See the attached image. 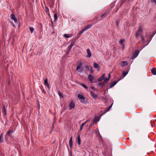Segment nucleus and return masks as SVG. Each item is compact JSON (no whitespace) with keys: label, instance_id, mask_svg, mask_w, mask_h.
<instances>
[{"label":"nucleus","instance_id":"1","mask_svg":"<svg viewBox=\"0 0 156 156\" xmlns=\"http://www.w3.org/2000/svg\"><path fill=\"white\" fill-rule=\"evenodd\" d=\"M83 63L82 62H80L78 65L76 70L78 71V72L80 73H82L83 71V67L82 65Z\"/></svg>","mask_w":156,"mask_h":156},{"label":"nucleus","instance_id":"2","mask_svg":"<svg viewBox=\"0 0 156 156\" xmlns=\"http://www.w3.org/2000/svg\"><path fill=\"white\" fill-rule=\"evenodd\" d=\"M77 96L79 98L80 101L82 103H86V101L84 100L85 99V98L83 96L82 93L81 94H78L77 95Z\"/></svg>","mask_w":156,"mask_h":156},{"label":"nucleus","instance_id":"3","mask_svg":"<svg viewBox=\"0 0 156 156\" xmlns=\"http://www.w3.org/2000/svg\"><path fill=\"white\" fill-rule=\"evenodd\" d=\"M142 29L141 26L139 27L138 29L137 32L135 34L136 37L137 38L142 33Z\"/></svg>","mask_w":156,"mask_h":156},{"label":"nucleus","instance_id":"4","mask_svg":"<svg viewBox=\"0 0 156 156\" xmlns=\"http://www.w3.org/2000/svg\"><path fill=\"white\" fill-rule=\"evenodd\" d=\"M140 51L138 50L135 51L134 52L133 54L132 59L133 60L136 58L138 55Z\"/></svg>","mask_w":156,"mask_h":156},{"label":"nucleus","instance_id":"5","mask_svg":"<svg viewBox=\"0 0 156 156\" xmlns=\"http://www.w3.org/2000/svg\"><path fill=\"white\" fill-rule=\"evenodd\" d=\"M120 80V79L118 81H114L112 82L110 85V87L109 88V89H110L112 88V87H114L115 85Z\"/></svg>","mask_w":156,"mask_h":156},{"label":"nucleus","instance_id":"6","mask_svg":"<svg viewBox=\"0 0 156 156\" xmlns=\"http://www.w3.org/2000/svg\"><path fill=\"white\" fill-rule=\"evenodd\" d=\"M75 104L73 101H71L69 104V106L70 108L69 110L74 108L75 107Z\"/></svg>","mask_w":156,"mask_h":156},{"label":"nucleus","instance_id":"7","mask_svg":"<svg viewBox=\"0 0 156 156\" xmlns=\"http://www.w3.org/2000/svg\"><path fill=\"white\" fill-rule=\"evenodd\" d=\"M11 19L14 20V22L16 23H17V19L16 17H15V15L13 14H12L11 15Z\"/></svg>","mask_w":156,"mask_h":156},{"label":"nucleus","instance_id":"8","mask_svg":"<svg viewBox=\"0 0 156 156\" xmlns=\"http://www.w3.org/2000/svg\"><path fill=\"white\" fill-rule=\"evenodd\" d=\"M94 67L95 69H97V70L98 71H99L100 68L99 65L96 62L94 63Z\"/></svg>","mask_w":156,"mask_h":156},{"label":"nucleus","instance_id":"9","mask_svg":"<svg viewBox=\"0 0 156 156\" xmlns=\"http://www.w3.org/2000/svg\"><path fill=\"white\" fill-rule=\"evenodd\" d=\"M90 92L91 95L94 98L96 99L98 97V96L97 94H94V93L91 91H90Z\"/></svg>","mask_w":156,"mask_h":156},{"label":"nucleus","instance_id":"10","mask_svg":"<svg viewBox=\"0 0 156 156\" xmlns=\"http://www.w3.org/2000/svg\"><path fill=\"white\" fill-rule=\"evenodd\" d=\"M87 55H86L87 58H90L91 56V54L90 52V50L89 49H87Z\"/></svg>","mask_w":156,"mask_h":156},{"label":"nucleus","instance_id":"11","mask_svg":"<svg viewBox=\"0 0 156 156\" xmlns=\"http://www.w3.org/2000/svg\"><path fill=\"white\" fill-rule=\"evenodd\" d=\"M73 137H72L70 138L69 142V144L70 148H72L73 146Z\"/></svg>","mask_w":156,"mask_h":156},{"label":"nucleus","instance_id":"12","mask_svg":"<svg viewBox=\"0 0 156 156\" xmlns=\"http://www.w3.org/2000/svg\"><path fill=\"white\" fill-rule=\"evenodd\" d=\"M88 78L89 80L92 83L93 80L94 79V78L92 75H88Z\"/></svg>","mask_w":156,"mask_h":156},{"label":"nucleus","instance_id":"13","mask_svg":"<svg viewBox=\"0 0 156 156\" xmlns=\"http://www.w3.org/2000/svg\"><path fill=\"white\" fill-rule=\"evenodd\" d=\"M44 84L46 85L48 89L50 88L49 85L48 84V79L46 78L44 81Z\"/></svg>","mask_w":156,"mask_h":156},{"label":"nucleus","instance_id":"14","mask_svg":"<svg viewBox=\"0 0 156 156\" xmlns=\"http://www.w3.org/2000/svg\"><path fill=\"white\" fill-rule=\"evenodd\" d=\"M128 64V63L126 61H122V62L121 66L122 67H123L125 66H127Z\"/></svg>","mask_w":156,"mask_h":156},{"label":"nucleus","instance_id":"15","mask_svg":"<svg viewBox=\"0 0 156 156\" xmlns=\"http://www.w3.org/2000/svg\"><path fill=\"white\" fill-rule=\"evenodd\" d=\"M100 118H99L97 116H95L94 118V122H98Z\"/></svg>","mask_w":156,"mask_h":156},{"label":"nucleus","instance_id":"16","mask_svg":"<svg viewBox=\"0 0 156 156\" xmlns=\"http://www.w3.org/2000/svg\"><path fill=\"white\" fill-rule=\"evenodd\" d=\"M152 73L154 75H156V70L155 68H154L152 69L151 70Z\"/></svg>","mask_w":156,"mask_h":156},{"label":"nucleus","instance_id":"17","mask_svg":"<svg viewBox=\"0 0 156 156\" xmlns=\"http://www.w3.org/2000/svg\"><path fill=\"white\" fill-rule=\"evenodd\" d=\"M89 120H90V119H88L84 122L81 125V126L80 128V131H81L82 130V129H83V126L84 125L85 123H86Z\"/></svg>","mask_w":156,"mask_h":156},{"label":"nucleus","instance_id":"18","mask_svg":"<svg viewBox=\"0 0 156 156\" xmlns=\"http://www.w3.org/2000/svg\"><path fill=\"white\" fill-rule=\"evenodd\" d=\"M77 143L78 145H80L81 144V139L79 135H78L77 137Z\"/></svg>","mask_w":156,"mask_h":156},{"label":"nucleus","instance_id":"19","mask_svg":"<svg viewBox=\"0 0 156 156\" xmlns=\"http://www.w3.org/2000/svg\"><path fill=\"white\" fill-rule=\"evenodd\" d=\"M125 41V39H121L119 41V43L122 46H124V44L123 43Z\"/></svg>","mask_w":156,"mask_h":156},{"label":"nucleus","instance_id":"20","mask_svg":"<svg viewBox=\"0 0 156 156\" xmlns=\"http://www.w3.org/2000/svg\"><path fill=\"white\" fill-rule=\"evenodd\" d=\"M13 133V131L12 130H10L7 133V134L10 136H11V134Z\"/></svg>","mask_w":156,"mask_h":156},{"label":"nucleus","instance_id":"21","mask_svg":"<svg viewBox=\"0 0 156 156\" xmlns=\"http://www.w3.org/2000/svg\"><path fill=\"white\" fill-rule=\"evenodd\" d=\"M109 80V79L108 78H104V81H103V83H105V84Z\"/></svg>","mask_w":156,"mask_h":156},{"label":"nucleus","instance_id":"22","mask_svg":"<svg viewBox=\"0 0 156 156\" xmlns=\"http://www.w3.org/2000/svg\"><path fill=\"white\" fill-rule=\"evenodd\" d=\"M129 71H124L122 73V75L123 77H125L128 73Z\"/></svg>","mask_w":156,"mask_h":156},{"label":"nucleus","instance_id":"23","mask_svg":"<svg viewBox=\"0 0 156 156\" xmlns=\"http://www.w3.org/2000/svg\"><path fill=\"white\" fill-rule=\"evenodd\" d=\"M64 36L65 37L68 38L70 37L71 35H70V34H65L64 35Z\"/></svg>","mask_w":156,"mask_h":156},{"label":"nucleus","instance_id":"24","mask_svg":"<svg viewBox=\"0 0 156 156\" xmlns=\"http://www.w3.org/2000/svg\"><path fill=\"white\" fill-rule=\"evenodd\" d=\"M80 85H81L84 88L86 89L87 90L88 89V87L85 84L83 83H81Z\"/></svg>","mask_w":156,"mask_h":156},{"label":"nucleus","instance_id":"25","mask_svg":"<svg viewBox=\"0 0 156 156\" xmlns=\"http://www.w3.org/2000/svg\"><path fill=\"white\" fill-rule=\"evenodd\" d=\"M105 85V83L103 82L102 83H99L98 85L100 87H103V86Z\"/></svg>","mask_w":156,"mask_h":156},{"label":"nucleus","instance_id":"26","mask_svg":"<svg viewBox=\"0 0 156 156\" xmlns=\"http://www.w3.org/2000/svg\"><path fill=\"white\" fill-rule=\"evenodd\" d=\"M30 31L31 33H33L34 30V28L33 27H30Z\"/></svg>","mask_w":156,"mask_h":156},{"label":"nucleus","instance_id":"27","mask_svg":"<svg viewBox=\"0 0 156 156\" xmlns=\"http://www.w3.org/2000/svg\"><path fill=\"white\" fill-rule=\"evenodd\" d=\"M104 78H103L101 76L99 77L98 79V81H101L103 80H104Z\"/></svg>","mask_w":156,"mask_h":156},{"label":"nucleus","instance_id":"28","mask_svg":"<svg viewBox=\"0 0 156 156\" xmlns=\"http://www.w3.org/2000/svg\"><path fill=\"white\" fill-rule=\"evenodd\" d=\"M54 21H55L58 19V17L57 16V14H54Z\"/></svg>","mask_w":156,"mask_h":156},{"label":"nucleus","instance_id":"29","mask_svg":"<svg viewBox=\"0 0 156 156\" xmlns=\"http://www.w3.org/2000/svg\"><path fill=\"white\" fill-rule=\"evenodd\" d=\"M141 41L143 43H144L145 41L144 38L142 35H141Z\"/></svg>","mask_w":156,"mask_h":156},{"label":"nucleus","instance_id":"30","mask_svg":"<svg viewBox=\"0 0 156 156\" xmlns=\"http://www.w3.org/2000/svg\"><path fill=\"white\" fill-rule=\"evenodd\" d=\"M85 68H86V69L87 71H89V70H90V68H89V66H88V65L86 66V67H85Z\"/></svg>","mask_w":156,"mask_h":156},{"label":"nucleus","instance_id":"31","mask_svg":"<svg viewBox=\"0 0 156 156\" xmlns=\"http://www.w3.org/2000/svg\"><path fill=\"white\" fill-rule=\"evenodd\" d=\"M90 73L91 74H93V68L91 66H90Z\"/></svg>","mask_w":156,"mask_h":156},{"label":"nucleus","instance_id":"32","mask_svg":"<svg viewBox=\"0 0 156 156\" xmlns=\"http://www.w3.org/2000/svg\"><path fill=\"white\" fill-rule=\"evenodd\" d=\"M3 135L2 134V133L1 134L0 136V142H2L3 141L2 140V139L1 137H3Z\"/></svg>","mask_w":156,"mask_h":156},{"label":"nucleus","instance_id":"33","mask_svg":"<svg viewBox=\"0 0 156 156\" xmlns=\"http://www.w3.org/2000/svg\"><path fill=\"white\" fill-rule=\"evenodd\" d=\"M92 26V25H88L86 27L87 28V29H88L90 27H91V26Z\"/></svg>","mask_w":156,"mask_h":156},{"label":"nucleus","instance_id":"34","mask_svg":"<svg viewBox=\"0 0 156 156\" xmlns=\"http://www.w3.org/2000/svg\"><path fill=\"white\" fill-rule=\"evenodd\" d=\"M151 3H154L156 5V0H151Z\"/></svg>","mask_w":156,"mask_h":156},{"label":"nucleus","instance_id":"35","mask_svg":"<svg viewBox=\"0 0 156 156\" xmlns=\"http://www.w3.org/2000/svg\"><path fill=\"white\" fill-rule=\"evenodd\" d=\"M84 32V31L83 30V29H82L79 33V34H80L83 33Z\"/></svg>","mask_w":156,"mask_h":156},{"label":"nucleus","instance_id":"36","mask_svg":"<svg viewBox=\"0 0 156 156\" xmlns=\"http://www.w3.org/2000/svg\"><path fill=\"white\" fill-rule=\"evenodd\" d=\"M58 94L59 96L60 97H61L62 95V94H63L60 92H58Z\"/></svg>","mask_w":156,"mask_h":156},{"label":"nucleus","instance_id":"37","mask_svg":"<svg viewBox=\"0 0 156 156\" xmlns=\"http://www.w3.org/2000/svg\"><path fill=\"white\" fill-rule=\"evenodd\" d=\"M105 14L104 13V14H102V15H101V17H102V18H103V17H105Z\"/></svg>","mask_w":156,"mask_h":156},{"label":"nucleus","instance_id":"38","mask_svg":"<svg viewBox=\"0 0 156 156\" xmlns=\"http://www.w3.org/2000/svg\"><path fill=\"white\" fill-rule=\"evenodd\" d=\"M110 77H111L110 74V73H109L108 74V78L109 79H110Z\"/></svg>","mask_w":156,"mask_h":156},{"label":"nucleus","instance_id":"39","mask_svg":"<svg viewBox=\"0 0 156 156\" xmlns=\"http://www.w3.org/2000/svg\"><path fill=\"white\" fill-rule=\"evenodd\" d=\"M83 29L84 31H86V30H87V28L86 27H85L84 28H83Z\"/></svg>","mask_w":156,"mask_h":156},{"label":"nucleus","instance_id":"40","mask_svg":"<svg viewBox=\"0 0 156 156\" xmlns=\"http://www.w3.org/2000/svg\"><path fill=\"white\" fill-rule=\"evenodd\" d=\"M49 11V9H46V12L47 13H48V12Z\"/></svg>","mask_w":156,"mask_h":156},{"label":"nucleus","instance_id":"41","mask_svg":"<svg viewBox=\"0 0 156 156\" xmlns=\"http://www.w3.org/2000/svg\"><path fill=\"white\" fill-rule=\"evenodd\" d=\"M155 34V33L153 35V36H150V38L151 39V40L152 38L153 37V36H154V34Z\"/></svg>","mask_w":156,"mask_h":156},{"label":"nucleus","instance_id":"42","mask_svg":"<svg viewBox=\"0 0 156 156\" xmlns=\"http://www.w3.org/2000/svg\"><path fill=\"white\" fill-rule=\"evenodd\" d=\"M68 48V50L69 51L72 48L70 47V46H69Z\"/></svg>","mask_w":156,"mask_h":156},{"label":"nucleus","instance_id":"43","mask_svg":"<svg viewBox=\"0 0 156 156\" xmlns=\"http://www.w3.org/2000/svg\"><path fill=\"white\" fill-rule=\"evenodd\" d=\"M112 105H113V103H112L110 106H109L108 107V108H109L110 109L111 108H112Z\"/></svg>","mask_w":156,"mask_h":156},{"label":"nucleus","instance_id":"44","mask_svg":"<svg viewBox=\"0 0 156 156\" xmlns=\"http://www.w3.org/2000/svg\"><path fill=\"white\" fill-rule=\"evenodd\" d=\"M74 44H71L69 46H70V47H71V48H72L73 47V46Z\"/></svg>","mask_w":156,"mask_h":156},{"label":"nucleus","instance_id":"45","mask_svg":"<svg viewBox=\"0 0 156 156\" xmlns=\"http://www.w3.org/2000/svg\"><path fill=\"white\" fill-rule=\"evenodd\" d=\"M105 74L104 73L103 74V75H102L101 76L104 78V77L105 76Z\"/></svg>","mask_w":156,"mask_h":156},{"label":"nucleus","instance_id":"46","mask_svg":"<svg viewBox=\"0 0 156 156\" xmlns=\"http://www.w3.org/2000/svg\"><path fill=\"white\" fill-rule=\"evenodd\" d=\"M91 88L92 90H95V88H94V87H93V86H92V87H91Z\"/></svg>","mask_w":156,"mask_h":156},{"label":"nucleus","instance_id":"47","mask_svg":"<svg viewBox=\"0 0 156 156\" xmlns=\"http://www.w3.org/2000/svg\"><path fill=\"white\" fill-rule=\"evenodd\" d=\"M110 109V108H108L107 109V111L105 112L108 111Z\"/></svg>","mask_w":156,"mask_h":156},{"label":"nucleus","instance_id":"48","mask_svg":"<svg viewBox=\"0 0 156 156\" xmlns=\"http://www.w3.org/2000/svg\"><path fill=\"white\" fill-rule=\"evenodd\" d=\"M110 109V108H108L107 109V111L105 112L108 111Z\"/></svg>","mask_w":156,"mask_h":156},{"label":"nucleus","instance_id":"49","mask_svg":"<svg viewBox=\"0 0 156 156\" xmlns=\"http://www.w3.org/2000/svg\"><path fill=\"white\" fill-rule=\"evenodd\" d=\"M3 110H4V112H5V114H6V110L5 109H4Z\"/></svg>","mask_w":156,"mask_h":156},{"label":"nucleus","instance_id":"50","mask_svg":"<svg viewBox=\"0 0 156 156\" xmlns=\"http://www.w3.org/2000/svg\"><path fill=\"white\" fill-rule=\"evenodd\" d=\"M124 47V46H122V48L123 49Z\"/></svg>","mask_w":156,"mask_h":156},{"label":"nucleus","instance_id":"51","mask_svg":"<svg viewBox=\"0 0 156 156\" xmlns=\"http://www.w3.org/2000/svg\"><path fill=\"white\" fill-rule=\"evenodd\" d=\"M3 109H5V105H3Z\"/></svg>","mask_w":156,"mask_h":156},{"label":"nucleus","instance_id":"52","mask_svg":"<svg viewBox=\"0 0 156 156\" xmlns=\"http://www.w3.org/2000/svg\"><path fill=\"white\" fill-rule=\"evenodd\" d=\"M12 25L14 27H16V26L14 24V23H12Z\"/></svg>","mask_w":156,"mask_h":156},{"label":"nucleus","instance_id":"53","mask_svg":"<svg viewBox=\"0 0 156 156\" xmlns=\"http://www.w3.org/2000/svg\"><path fill=\"white\" fill-rule=\"evenodd\" d=\"M117 25H118V21H117Z\"/></svg>","mask_w":156,"mask_h":156}]
</instances>
